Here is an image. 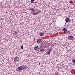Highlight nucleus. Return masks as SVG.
<instances>
[{"label": "nucleus", "mask_w": 75, "mask_h": 75, "mask_svg": "<svg viewBox=\"0 0 75 75\" xmlns=\"http://www.w3.org/2000/svg\"><path fill=\"white\" fill-rule=\"evenodd\" d=\"M17 33H18V32H17L16 31H15V34H17Z\"/></svg>", "instance_id": "19"}, {"label": "nucleus", "mask_w": 75, "mask_h": 75, "mask_svg": "<svg viewBox=\"0 0 75 75\" xmlns=\"http://www.w3.org/2000/svg\"><path fill=\"white\" fill-rule=\"evenodd\" d=\"M18 59H19V58H18V57H16L14 58V61H18Z\"/></svg>", "instance_id": "2"}, {"label": "nucleus", "mask_w": 75, "mask_h": 75, "mask_svg": "<svg viewBox=\"0 0 75 75\" xmlns=\"http://www.w3.org/2000/svg\"><path fill=\"white\" fill-rule=\"evenodd\" d=\"M30 10H31V13H32L33 11H34L35 10V9L34 8H31L30 9H29Z\"/></svg>", "instance_id": "6"}, {"label": "nucleus", "mask_w": 75, "mask_h": 75, "mask_svg": "<svg viewBox=\"0 0 75 75\" xmlns=\"http://www.w3.org/2000/svg\"><path fill=\"white\" fill-rule=\"evenodd\" d=\"M37 12H36V15H37V14H39L40 12H41L39 11H37Z\"/></svg>", "instance_id": "14"}, {"label": "nucleus", "mask_w": 75, "mask_h": 75, "mask_svg": "<svg viewBox=\"0 0 75 75\" xmlns=\"http://www.w3.org/2000/svg\"><path fill=\"white\" fill-rule=\"evenodd\" d=\"M52 51V49L50 48L49 49V50L48 51H49V52H51Z\"/></svg>", "instance_id": "17"}, {"label": "nucleus", "mask_w": 75, "mask_h": 75, "mask_svg": "<svg viewBox=\"0 0 75 75\" xmlns=\"http://www.w3.org/2000/svg\"><path fill=\"white\" fill-rule=\"evenodd\" d=\"M34 0H31V2L32 4H33L34 3Z\"/></svg>", "instance_id": "16"}, {"label": "nucleus", "mask_w": 75, "mask_h": 75, "mask_svg": "<svg viewBox=\"0 0 75 75\" xmlns=\"http://www.w3.org/2000/svg\"><path fill=\"white\" fill-rule=\"evenodd\" d=\"M74 37L72 36H69L68 37V39H69V40H72L73 39H74Z\"/></svg>", "instance_id": "4"}, {"label": "nucleus", "mask_w": 75, "mask_h": 75, "mask_svg": "<svg viewBox=\"0 0 75 75\" xmlns=\"http://www.w3.org/2000/svg\"><path fill=\"white\" fill-rule=\"evenodd\" d=\"M21 48V49H23V45H22Z\"/></svg>", "instance_id": "18"}, {"label": "nucleus", "mask_w": 75, "mask_h": 75, "mask_svg": "<svg viewBox=\"0 0 75 75\" xmlns=\"http://www.w3.org/2000/svg\"><path fill=\"white\" fill-rule=\"evenodd\" d=\"M69 20V18H67L65 19L66 23H68Z\"/></svg>", "instance_id": "7"}, {"label": "nucleus", "mask_w": 75, "mask_h": 75, "mask_svg": "<svg viewBox=\"0 0 75 75\" xmlns=\"http://www.w3.org/2000/svg\"><path fill=\"white\" fill-rule=\"evenodd\" d=\"M71 2H72V1H69V3H71Z\"/></svg>", "instance_id": "20"}, {"label": "nucleus", "mask_w": 75, "mask_h": 75, "mask_svg": "<svg viewBox=\"0 0 75 75\" xmlns=\"http://www.w3.org/2000/svg\"><path fill=\"white\" fill-rule=\"evenodd\" d=\"M40 36H43L44 35V33H41L40 34Z\"/></svg>", "instance_id": "13"}, {"label": "nucleus", "mask_w": 75, "mask_h": 75, "mask_svg": "<svg viewBox=\"0 0 75 75\" xmlns=\"http://www.w3.org/2000/svg\"><path fill=\"white\" fill-rule=\"evenodd\" d=\"M73 62H74V63H75V59H74L73 60Z\"/></svg>", "instance_id": "21"}, {"label": "nucleus", "mask_w": 75, "mask_h": 75, "mask_svg": "<svg viewBox=\"0 0 75 75\" xmlns=\"http://www.w3.org/2000/svg\"><path fill=\"white\" fill-rule=\"evenodd\" d=\"M38 46H36L34 48V49L35 50H37L38 49Z\"/></svg>", "instance_id": "11"}, {"label": "nucleus", "mask_w": 75, "mask_h": 75, "mask_svg": "<svg viewBox=\"0 0 75 75\" xmlns=\"http://www.w3.org/2000/svg\"><path fill=\"white\" fill-rule=\"evenodd\" d=\"M54 75H58V74H56V73H55V74Z\"/></svg>", "instance_id": "22"}, {"label": "nucleus", "mask_w": 75, "mask_h": 75, "mask_svg": "<svg viewBox=\"0 0 75 75\" xmlns=\"http://www.w3.org/2000/svg\"><path fill=\"white\" fill-rule=\"evenodd\" d=\"M40 51H41V52H44V51H45V49L43 48L40 49Z\"/></svg>", "instance_id": "12"}, {"label": "nucleus", "mask_w": 75, "mask_h": 75, "mask_svg": "<svg viewBox=\"0 0 75 75\" xmlns=\"http://www.w3.org/2000/svg\"><path fill=\"white\" fill-rule=\"evenodd\" d=\"M63 30L64 31V32H65L67 30V29L65 28H64L63 29Z\"/></svg>", "instance_id": "15"}, {"label": "nucleus", "mask_w": 75, "mask_h": 75, "mask_svg": "<svg viewBox=\"0 0 75 75\" xmlns=\"http://www.w3.org/2000/svg\"><path fill=\"white\" fill-rule=\"evenodd\" d=\"M64 33H66V34H69V33H71V32L66 30L65 32H64Z\"/></svg>", "instance_id": "8"}, {"label": "nucleus", "mask_w": 75, "mask_h": 75, "mask_svg": "<svg viewBox=\"0 0 75 75\" xmlns=\"http://www.w3.org/2000/svg\"><path fill=\"white\" fill-rule=\"evenodd\" d=\"M41 42V39H39L37 40V42L38 44H40Z\"/></svg>", "instance_id": "5"}, {"label": "nucleus", "mask_w": 75, "mask_h": 75, "mask_svg": "<svg viewBox=\"0 0 75 75\" xmlns=\"http://www.w3.org/2000/svg\"><path fill=\"white\" fill-rule=\"evenodd\" d=\"M22 69H26L27 68V66H25V65H23L22 66Z\"/></svg>", "instance_id": "3"}, {"label": "nucleus", "mask_w": 75, "mask_h": 75, "mask_svg": "<svg viewBox=\"0 0 75 75\" xmlns=\"http://www.w3.org/2000/svg\"><path fill=\"white\" fill-rule=\"evenodd\" d=\"M18 72H20V71H21V70H23V67L22 66L19 67H18Z\"/></svg>", "instance_id": "1"}, {"label": "nucleus", "mask_w": 75, "mask_h": 75, "mask_svg": "<svg viewBox=\"0 0 75 75\" xmlns=\"http://www.w3.org/2000/svg\"><path fill=\"white\" fill-rule=\"evenodd\" d=\"M50 53H51V52L49 51H48L46 53L45 55H50Z\"/></svg>", "instance_id": "9"}, {"label": "nucleus", "mask_w": 75, "mask_h": 75, "mask_svg": "<svg viewBox=\"0 0 75 75\" xmlns=\"http://www.w3.org/2000/svg\"><path fill=\"white\" fill-rule=\"evenodd\" d=\"M35 11L31 12L32 13V14H33V15H36L37 13H36V12H35Z\"/></svg>", "instance_id": "10"}]
</instances>
